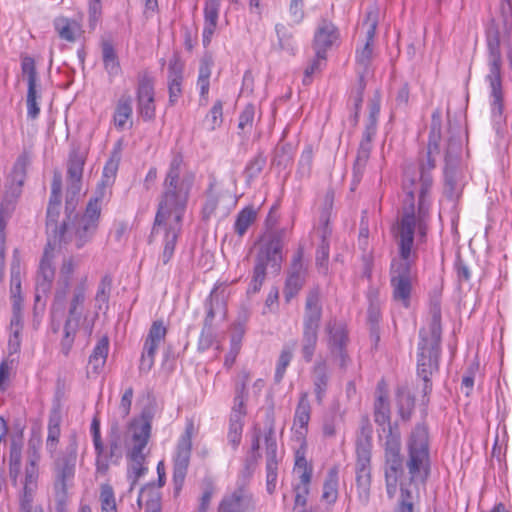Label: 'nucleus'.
<instances>
[{
    "mask_svg": "<svg viewBox=\"0 0 512 512\" xmlns=\"http://www.w3.org/2000/svg\"><path fill=\"white\" fill-rule=\"evenodd\" d=\"M408 458L404 474V460L401 454V436L389 429L384 442V479L388 499L399 496L394 512H418L420 490L418 482L425 483L430 473L429 433L425 424H417L407 440Z\"/></svg>",
    "mask_w": 512,
    "mask_h": 512,
    "instance_id": "obj_1",
    "label": "nucleus"
},
{
    "mask_svg": "<svg viewBox=\"0 0 512 512\" xmlns=\"http://www.w3.org/2000/svg\"><path fill=\"white\" fill-rule=\"evenodd\" d=\"M183 157L175 153L171 159L168 172L163 183L152 234L162 237L163 250L159 260L167 265L172 259L176 243L182 231L183 217L187 209L190 191L194 184L195 175L185 173L182 177L181 167Z\"/></svg>",
    "mask_w": 512,
    "mask_h": 512,
    "instance_id": "obj_2",
    "label": "nucleus"
},
{
    "mask_svg": "<svg viewBox=\"0 0 512 512\" xmlns=\"http://www.w3.org/2000/svg\"><path fill=\"white\" fill-rule=\"evenodd\" d=\"M401 220L397 225L396 239L399 254L391 262L390 284L392 287V296L396 302L401 303L405 308L410 306L412 291L413 272L412 267L415 263L417 254L412 250L414 244L415 231L419 233L418 213L415 205H405Z\"/></svg>",
    "mask_w": 512,
    "mask_h": 512,
    "instance_id": "obj_3",
    "label": "nucleus"
},
{
    "mask_svg": "<svg viewBox=\"0 0 512 512\" xmlns=\"http://www.w3.org/2000/svg\"><path fill=\"white\" fill-rule=\"evenodd\" d=\"M442 116L439 109L432 113L431 125L426 153V160H422L419 171L408 167L404 173L403 186L406 190L409 205H414L415 194L418 195L417 211L419 233L424 236L427 231V220L431 206L430 191L433 185L431 171L435 168V155L439 154L441 141Z\"/></svg>",
    "mask_w": 512,
    "mask_h": 512,
    "instance_id": "obj_4",
    "label": "nucleus"
},
{
    "mask_svg": "<svg viewBox=\"0 0 512 512\" xmlns=\"http://www.w3.org/2000/svg\"><path fill=\"white\" fill-rule=\"evenodd\" d=\"M429 320L419 330L416 361L417 376L423 380V396H428L432 391L431 377L439 370L441 355V305L435 298L430 303Z\"/></svg>",
    "mask_w": 512,
    "mask_h": 512,
    "instance_id": "obj_5",
    "label": "nucleus"
},
{
    "mask_svg": "<svg viewBox=\"0 0 512 512\" xmlns=\"http://www.w3.org/2000/svg\"><path fill=\"white\" fill-rule=\"evenodd\" d=\"M79 265L80 260L73 256L65 257L62 260L56 281L54 299L51 304V314L53 317L64 313L67 298L74 299L75 295L87 294L89 288L87 274L75 276Z\"/></svg>",
    "mask_w": 512,
    "mask_h": 512,
    "instance_id": "obj_6",
    "label": "nucleus"
},
{
    "mask_svg": "<svg viewBox=\"0 0 512 512\" xmlns=\"http://www.w3.org/2000/svg\"><path fill=\"white\" fill-rule=\"evenodd\" d=\"M55 499L59 505H64L68 498L69 489L74 487L76 465L78 459V437L71 432L67 437L65 448L52 456Z\"/></svg>",
    "mask_w": 512,
    "mask_h": 512,
    "instance_id": "obj_7",
    "label": "nucleus"
},
{
    "mask_svg": "<svg viewBox=\"0 0 512 512\" xmlns=\"http://www.w3.org/2000/svg\"><path fill=\"white\" fill-rule=\"evenodd\" d=\"M321 318V291L319 287H314L307 293L303 314L301 353L307 363L312 361L316 351Z\"/></svg>",
    "mask_w": 512,
    "mask_h": 512,
    "instance_id": "obj_8",
    "label": "nucleus"
},
{
    "mask_svg": "<svg viewBox=\"0 0 512 512\" xmlns=\"http://www.w3.org/2000/svg\"><path fill=\"white\" fill-rule=\"evenodd\" d=\"M151 421L152 415L149 412L144 411L139 419H134L129 425L131 448L129 450L128 457L132 462L131 471L133 473V480L130 489H133L138 479L148 470L144 465L146 458L144 449L146 448L151 436Z\"/></svg>",
    "mask_w": 512,
    "mask_h": 512,
    "instance_id": "obj_9",
    "label": "nucleus"
},
{
    "mask_svg": "<svg viewBox=\"0 0 512 512\" xmlns=\"http://www.w3.org/2000/svg\"><path fill=\"white\" fill-rule=\"evenodd\" d=\"M102 201L103 193L89 200L84 214L76 217L71 227L67 225L65 242H73L77 249H81L92 241L98 229Z\"/></svg>",
    "mask_w": 512,
    "mask_h": 512,
    "instance_id": "obj_10",
    "label": "nucleus"
},
{
    "mask_svg": "<svg viewBox=\"0 0 512 512\" xmlns=\"http://www.w3.org/2000/svg\"><path fill=\"white\" fill-rule=\"evenodd\" d=\"M487 49H488V67L489 73L486 76L491 88L492 110L498 114L502 112V81H501V65L502 55L500 50V34L496 27L490 26L486 33Z\"/></svg>",
    "mask_w": 512,
    "mask_h": 512,
    "instance_id": "obj_11",
    "label": "nucleus"
},
{
    "mask_svg": "<svg viewBox=\"0 0 512 512\" xmlns=\"http://www.w3.org/2000/svg\"><path fill=\"white\" fill-rule=\"evenodd\" d=\"M194 432L195 426L193 420H187L185 431L178 439L175 455L173 457V484L175 495H178L181 491L187 475Z\"/></svg>",
    "mask_w": 512,
    "mask_h": 512,
    "instance_id": "obj_12",
    "label": "nucleus"
},
{
    "mask_svg": "<svg viewBox=\"0 0 512 512\" xmlns=\"http://www.w3.org/2000/svg\"><path fill=\"white\" fill-rule=\"evenodd\" d=\"M86 161V155L79 148H73L69 154L67 163L66 177V202L65 211L72 214L78 203V196L82 188L83 169Z\"/></svg>",
    "mask_w": 512,
    "mask_h": 512,
    "instance_id": "obj_13",
    "label": "nucleus"
},
{
    "mask_svg": "<svg viewBox=\"0 0 512 512\" xmlns=\"http://www.w3.org/2000/svg\"><path fill=\"white\" fill-rule=\"evenodd\" d=\"M286 235L285 229H270L264 237L257 256L255 266L267 271L268 267L275 272L280 271L282 258V247Z\"/></svg>",
    "mask_w": 512,
    "mask_h": 512,
    "instance_id": "obj_14",
    "label": "nucleus"
},
{
    "mask_svg": "<svg viewBox=\"0 0 512 512\" xmlns=\"http://www.w3.org/2000/svg\"><path fill=\"white\" fill-rule=\"evenodd\" d=\"M371 441L369 437L356 442V485L358 496L363 504H367L371 487Z\"/></svg>",
    "mask_w": 512,
    "mask_h": 512,
    "instance_id": "obj_15",
    "label": "nucleus"
},
{
    "mask_svg": "<svg viewBox=\"0 0 512 512\" xmlns=\"http://www.w3.org/2000/svg\"><path fill=\"white\" fill-rule=\"evenodd\" d=\"M62 177L55 173L51 184V195L47 207L46 230L48 235H53V245L66 241L67 223L58 225L61 209Z\"/></svg>",
    "mask_w": 512,
    "mask_h": 512,
    "instance_id": "obj_16",
    "label": "nucleus"
},
{
    "mask_svg": "<svg viewBox=\"0 0 512 512\" xmlns=\"http://www.w3.org/2000/svg\"><path fill=\"white\" fill-rule=\"evenodd\" d=\"M87 294L75 295L74 299H68L66 303L67 318L64 324V336L61 341L62 351L68 354L74 342L80 320L83 316Z\"/></svg>",
    "mask_w": 512,
    "mask_h": 512,
    "instance_id": "obj_17",
    "label": "nucleus"
},
{
    "mask_svg": "<svg viewBox=\"0 0 512 512\" xmlns=\"http://www.w3.org/2000/svg\"><path fill=\"white\" fill-rule=\"evenodd\" d=\"M328 334L327 344L332 358L338 362L340 368L345 369L350 361L346 351L348 333L343 323L330 320L326 325Z\"/></svg>",
    "mask_w": 512,
    "mask_h": 512,
    "instance_id": "obj_18",
    "label": "nucleus"
},
{
    "mask_svg": "<svg viewBox=\"0 0 512 512\" xmlns=\"http://www.w3.org/2000/svg\"><path fill=\"white\" fill-rule=\"evenodd\" d=\"M167 335V327L163 320H155L151 324L149 332L145 338L143 351L140 359L139 370L140 372H149L155 361L156 352L164 342Z\"/></svg>",
    "mask_w": 512,
    "mask_h": 512,
    "instance_id": "obj_19",
    "label": "nucleus"
},
{
    "mask_svg": "<svg viewBox=\"0 0 512 512\" xmlns=\"http://www.w3.org/2000/svg\"><path fill=\"white\" fill-rule=\"evenodd\" d=\"M40 456L36 449L29 455V463L25 469L23 493L20 498V512H43L39 507L33 506V498L37 489L38 467Z\"/></svg>",
    "mask_w": 512,
    "mask_h": 512,
    "instance_id": "obj_20",
    "label": "nucleus"
},
{
    "mask_svg": "<svg viewBox=\"0 0 512 512\" xmlns=\"http://www.w3.org/2000/svg\"><path fill=\"white\" fill-rule=\"evenodd\" d=\"M137 112L144 121L155 119V92L152 77L144 72L138 76V86L136 91Z\"/></svg>",
    "mask_w": 512,
    "mask_h": 512,
    "instance_id": "obj_21",
    "label": "nucleus"
},
{
    "mask_svg": "<svg viewBox=\"0 0 512 512\" xmlns=\"http://www.w3.org/2000/svg\"><path fill=\"white\" fill-rule=\"evenodd\" d=\"M22 73L27 77V116L31 119H36L40 114V106L38 100L40 94L37 90V71L35 61L31 57H25L21 63Z\"/></svg>",
    "mask_w": 512,
    "mask_h": 512,
    "instance_id": "obj_22",
    "label": "nucleus"
},
{
    "mask_svg": "<svg viewBox=\"0 0 512 512\" xmlns=\"http://www.w3.org/2000/svg\"><path fill=\"white\" fill-rule=\"evenodd\" d=\"M265 457H266V486L268 493L272 494L276 487L278 477V465L281 456L278 455L277 442L273 426L265 433Z\"/></svg>",
    "mask_w": 512,
    "mask_h": 512,
    "instance_id": "obj_23",
    "label": "nucleus"
},
{
    "mask_svg": "<svg viewBox=\"0 0 512 512\" xmlns=\"http://www.w3.org/2000/svg\"><path fill=\"white\" fill-rule=\"evenodd\" d=\"M304 251L303 248H298L293 256L288 277L285 283L284 294L289 301L293 298L303 287L306 278V267L303 262Z\"/></svg>",
    "mask_w": 512,
    "mask_h": 512,
    "instance_id": "obj_24",
    "label": "nucleus"
},
{
    "mask_svg": "<svg viewBox=\"0 0 512 512\" xmlns=\"http://www.w3.org/2000/svg\"><path fill=\"white\" fill-rule=\"evenodd\" d=\"M53 243L48 241L43 257L40 261L39 270L36 279V300L40 299V293L46 294L50 291L55 278V268L53 265Z\"/></svg>",
    "mask_w": 512,
    "mask_h": 512,
    "instance_id": "obj_25",
    "label": "nucleus"
},
{
    "mask_svg": "<svg viewBox=\"0 0 512 512\" xmlns=\"http://www.w3.org/2000/svg\"><path fill=\"white\" fill-rule=\"evenodd\" d=\"M204 308L206 311V316L203 322L205 323L206 327H213L214 320L217 316H220L223 320L226 318L227 304L225 288L222 286V284H215L214 288L204 302Z\"/></svg>",
    "mask_w": 512,
    "mask_h": 512,
    "instance_id": "obj_26",
    "label": "nucleus"
},
{
    "mask_svg": "<svg viewBox=\"0 0 512 512\" xmlns=\"http://www.w3.org/2000/svg\"><path fill=\"white\" fill-rule=\"evenodd\" d=\"M374 421L383 428V432L389 434V429H394L391 425V412L388 393L385 388L384 381H380L377 385L376 399L374 402Z\"/></svg>",
    "mask_w": 512,
    "mask_h": 512,
    "instance_id": "obj_27",
    "label": "nucleus"
},
{
    "mask_svg": "<svg viewBox=\"0 0 512 512\" xmlns=\"http://www.w3.org/2000/svg\"><path fill=\"white\" fill-rule=\"evenodd\" d=\"M339 38L337 27L330 21L322 19L315 31L313 47L319 57L327 53Z\"/></svg>",
    "mask_w": 512,
    "mask_h": 512,
    "instance_id": "obj_28",
    "label": "nucleus"
},
{
    "mask_svg": "<svg viewBox=\"0 0 512 512\" xmlns=\"http://www.w3.org/2000/svg\"><path fill=\"white\" fill-rule=\"evenodd\" d=\"M26 168V158L19 157L6 180L4 194L6 200L12 201L20 196L26 179Z\"/></svg>",
    "mask_w": 512,
    "mask_h": 512,
    "instance_id": "obj_29",
    "label": "nucleus"
},
{
    "mask_svg": "<svg viewBox=\"0 0 512 512\" xmlns=\"http://www.w3.org/2000/svg\"><path fill=\"white\" fill-rule=\"evenodd\" d=\"M253 508V499L250 493L238 488L226 494L218 506V512H246Z\"/></svg>",
    "mask_w": 512,
    "mask_h": 512,
    "instance_id": "obj_30",
    "label": "nucleus"
},
{
    "mask_svg": "<svg viewBox=\"0 0 512 512\" xmlns=\"http://www.w3.org/2000/svg\"><path fill=\"white\" fill-rule=\"evenodd\" d=\"M328 364L325 359H319L312 368V383L315 400L318 405H322L329 387Z\"/></svg>",
    "mask_w": 512,
    "mask_h": 512,
    "instance_id": "obj_31",
    "label": "nucleus"
},
{
    "mask_svg": "<svg viewBox=\"0 0 512 512\" xmlns=\"http://www.w3.org/2000/svg\"><path fill=\"white\" fill-rule=\"evenodd\" d=\"M221 0H206L204 5V26L202 32V43L208 47L216 31L219 19Z\"/></svg>",
    "mask_w": 512,
    "mask_h": 512,
    "instance_id": "obj_32",
    "label": "nucleus"
},
{
    "mask_svg": "<svg viewBox=\"0 0 512 512\" xmlns=\"http://www.w3.org/2000/svg\"><path fill=\"white\" fill-rule=\"evenodd\" d=\"M132 115H133V107H132V98L128 93H123L117 100L114 113H113V123L117 130H124L128 123L130 122V126L132 125Z\"/></svg>",
    "mask_w": 512,
    "mask_h": 512,
    "instance_id": "obj_33",
    "label": "nucleus"
},
{
    "mask_svg": "<svg viewBox=\"0 0 512 512\" xmlns=\"http://www.w3.org/2000/svg\"><path fill=\"white\" fill-rule=\"evenodd\" d=\"M310 418L311 405L309 402L308 393L303 391L300 393L293 419V427L295 428V431L298 435L305 436Z\"/></svg>",
    "mask_w": 512,
    "mask_h": 512,
    "instance_id": "obj_34",
    "label": "nucleus"
},
{
    "mask_svg": "<svg viewBox=\"0 0 512 512\" xmlns=\"http://www.w3.org/2000/svg\"><path fill=\"white\" fill-rule=\"evenodd\" d=\"M109 352V339L103 336L99 339L91 355L89 356L87 365V374L99 375L103 370Z\"/></svg>",
    "mask_w": 512,
    "mask_h": 512,
    "instance_id": "obj_35",
    "label": "nucleus"
},
{
    "mask_svg": "<svg viewBox=\"0 0 512 512\" xmlns=\"http://www.w3.org/2000/svg\"><path fill=\"white\" fill-rule=\"evenodd\" d=\"M101 53L103 67L108 74L110 82H112L115 77L121 74L122 69L117 52L110 40L103 39L101 41Z\"/></svg>",
    "mask_w": 512,
    "mask_h": 512,
    "instance_id": "obj_36",
    "label": "nucleus"
},
{
    "mask_svg": "<svg viewBox=\"0 0 512 512\" xmlns=\"http://www.w3.org/2000/svg\"><path fill=\"white\" fill-rule=\"evenodd\" d=\"M183 68L180 63L173 61L168 66L169 103L174 105L182 95Z\"/></svg>",
    "mask_w": 512,
    "mask_h": 512,
    "instance_id": "obj_37",
    "label": "nucleus"
},
{
    "mask_svg": "<svg viewBox=\"0 0 512 512\" xmlns=\"http://www.w3.org/2000/svg\"><path fill=\"white\" fill-rule=\"evenodd\" d=\"M16 253L17 251L15 250L10 268V293L13 311H21V265Z\"/></svg>",
    "mask_w": 512,
    "mask_h": 512,
    "instance_id": "obj_38",
    "label": "nucleus"
},
{
    "mask_svg": "<svg viewBox=\"0 0 512 512\" xmlns=\"http://www.w3.org/2000/svg\"><path fill=\"white\" fill-rule=\"evenodd\" d=\"M61 413L59 407L53 408L48 420V433L46 449L50 456L57 454V445L60 438Z\"/></svg>",
    "mask_w": 512,
    "mask_h": 512,
    "instance_id": "obj_39",
    "label": "nucleus"
},
{
    "mask_svg": "<svg viewBox=\"0 0 512 512\" xmlns=\"http://www.w3.org/2000/svg\"><path fill=\"white\" fill-rule=\"evenodd\" d=\"M227 191L218 189L215 181L210 182L208 189L205 192V201L202 206V219L208 221L215 213L220 199H222Z\"/></svg>",
    "mask_w": 512,
    "mask_h": 512,
    "instance_id": "obj_40",
    "label": "nucleus"
},
{
    "mask_svg": "<svg viewBox=\"0 0 512 512\" xmlns=\"http://www.w3.org/2000/svg\"><path fill=\"white\" fill-rule=\"evenodd\" d=\"M248 380L249 374L244 373L241 382L238 383L235 388L234 405L232 407L230 418H234L236 414L238 416V421H243V418L246 415L245 402L247 399L246 385Z\"/></svg>",
    "mask_w": 512,
    "mask_h": 512,
    "instance_id": "obj_41",
    "label": "nucleus"
},
{
    "mask_svg": "<svg viewBox=\"0 0 512 512\" xmlns=\"http://www.w3.org/2000/svg\"><path fill=\"white\" fill-rule=\"evenodd\" d=\"M461 183L459 180L458 166L445 165L444 167V194L454 199L460 195Z\"/></svg>",
    "mask_w": 512,
    "mask_h": 512,
    "instance_id": "obj_42",
    "label": "nucleus"
},
{
    "mask_svg": "<svg viewBox=\"0 0 512 512\" xmlns=\"http://www.w3.org/2000/svg\"><path fill=\"white\" fill-rule=\"evenodd\" d=\"M398 414L403 421H409L415 407V397L406 387L397 390Z\"/></svg>",
    "mask_w": 512,
    "mask_h": 512,
    "instance_id": "obj_43",
    "label": "nucleus"
},
{
    "mask_svg": "<svg viewBox=\"0 0 512 512\" xmlns=\"http://www.w3.org/2000/svg\"><path fill=\"white\" fill-rule=\"evenodd\" d=\"M118 170V160L109 159L103 168L102 179L96 190L94 197H100L103 193V199L109 193L108 189L112 186Z\"/></svg>",
    "mask_w": 512,
    "mask_h": 512,
    "instance_id": "obj_44",
    "label": "nucleus"
},
{
    "mask_svg": "<svg viewBox=\"0 0 512 512\" xmlns=\"http://www.w3.org/2000/svg\"><path fill=\"white\" fill-rule=\"evenodd\" d=\"M257 212L253 206H247L238 212L234 223V231L242 237L248 230V228L255 222Z\"/></svg>",
    "mask_w": 512,
    "mask_h": 512,
    "instance_id": "obj_45",
    "label": "nucleus"
},
{
    "mask_svg": "<svg viewBox=\"0 0 512 512\" xmlns=\"http://www.w3.org/2000/svg\"><path fill=\"white\" fill-rule=\"evenodd\" d=\"M213 62L210 57H205L201 60L199 66V74L197 80V86L200 90L201 98H207L210 88V76Z\"/></svg>",
    "mask_w": 512,
    "mask_h": 512,
    "instance_id": "obj_46",
    "label": "nucleus"
},
{
    "mask_svg": "<svg viewBox=\"0 0 512 512\" xmlns=\"http://www.w3.org/2000/svg\"><path fill=\"white\" fill-rule=\"evenodd\" d=\"M338 497V468L329 469L323 485L322 498L329 503H334Z\"/></svg>",
    "mask_w": 512,
    "mask_h": 512,
    "instance_id": "obj_47",
    "label": "nucleus"
},
{
    "mask_svg": "<svg viewBox=\"0 0 512 512\" xmlns=\"http://www.w3.org/2000/svg\"><path fill=\"white\" fill-rule=\"evenodd\" d=\"M374 44L364 42L361 48L356 50V63L358 65L360 77L363 78L368 73L372 58Z\"/></svg>",
    "mask_w": 512,
    "mask_h": 512,
    "instance_id": "obj_48",
    "label": "nucleus"
},
{
    "mask_svg": "<svg viewBox=\"0 0 512 512\" xmlns=\"http://www.w3.org/2000/svg\"><path fill=\"white\" fill-rule=\"evenodd\" d=\"M267 159L262 152L257 153L251 160L248 161L244 176L247 184H251L263 171L266 166Z\"/></svg>",
    "mask_w": 512,
    "mask_h": 512,
    "instance_id": "obj_49",
    "label": "nucleus"
},
{
    "mask_svg": "<svg viewBox=\"0 0 512 512\" xmlns=\"http://www.w3.org/2000/svg\"><path fill=\"white\" fill-rule=\"evenodd\" d=\"M21 454H22L21 442L13 440L10 444L9 475L14 483L16 482V479L20 473Z\"/></svg>",
    "mask_w": 512,
    "mask_h": 512,
    "instance_id": "obj_50",
    "label": "nucleus"
},
{
    "mask_svg": "<svg viewBox=\"0 0 512 512\" xmlns=\"http://www.w3.org/2000/svg\"><path fill=\"white\" fill-rule=\"evenodd\" d=\"M294 471L299 475V480L301 481V483L310 484L312 479L313 468L307 462L304 454L300 453V451H297L295 455Z\"/></svg>",
    "mask_w": 512,
    "mask_h": 512,
    "instance_id": "obj_51",
    "label": "nucleus"
},
{
    "mask_svg": "<svg viewBox=\"0 0 512 512\" xmlns=\"http://www.w3.org/2000/svg\"><path fill=\"white\" fill-rule=\"evenodd\" d=\"M462 152V141L460 137L451 136L445 153V165L458 166Z\"/></svg>",
    "mask_w": 512,
    "mask_h": 512,
    "instance_id": "obj_52",
    "label": "nucleus"
},
{
    "mask_svg": "<svg viewBox=\"0 0 512 512\" xmlns=\"http://www.w3.org/2000/svg\"><path fill=\"white\" fill-rule=\"evenodd\" d=\"M293 357V346H284L276 365L274 380L276 383H280L284 377L286 368L289 366Z\"/></svg>",
    "mask_w": 512,
    "mask_h": 512,
    "instance_id": "obj_53",
    "label": "nucleus"
},
{
    "mask_svg": "<svg viewBox=\"0 0 512 512\" xmlns=\"http://www.w3.org/2000/svg\"><path fill=\"white\" fill-rule=\"evenodd\" d=\"M100 503L102 512H117L113 488L110 484L100 486Z\"/></svg>",
    "mask_w": 512,
    "mask_h": 512,
    "instance_id": "obj_54",
    "label": "nucleus"
},
{
    "mask_svg": "<svg viewBox=\"0 0 512 512\" xmlns=\"http://www.w3.org/2000/svg\"><path fill=\"white\" fill-rule=\"evenodd\" d=\"M237 417L235 414L234 418H230L227 434L228 443L232 446L233 450H236L240 445L243 432V421H238Z\"/></svg>",
    "mask_w": 512,
    "mask_h": 512,
    "instance_id": "obj_55",
    "label": "nucleus"
},
{
    "mask_svg": "<svg viewBox=\"0 0 512 512\" xmlns=\"http://www.w3.org/2000/svg\"><path fill=\"white\" fill-rule=\"evenodd\" d=\"M112 289V278L109 275H105L99 282L97 292L95 295V301L98 304V308L101 309V304H107L109 301L110 293Z\"/></svg>",
    "mask_w": 512,
    "mask_h": 512,
    "instance_id": "obj_56",
    "label": "nucleus"
},
{
    "mask_svg": "<svg viewBox=\"0 0 512 512\" xmlns=\"http://www.w3.org/2000/svg\"><path fill=\"white\" fill-rule=\"evenodd\" d=\"M223 121V104L221 101H216L211 107L209 113L206 116L205 122L208 129L213 131L220 127Z\"/></svg>",
    "mask_w": 512,
    "mask_h": 512,
    "instance_id": "obj_57",
    "label": "nucleus"
},
{
    "mask_svg": "<svg viewBox=\"0 0 512 512\" xmlns=\"http://www.w3.org/2000/svg\"><path fill=\"white\" fill-rule=\"evenodd\" d=\"M255 118V106L248 104L239 115L238 129L243 133H250Z\"/></svg>",
    "mask_w": 512,
    "mask_h": 512,
    "instance_id": "obj_58",
    "label": "nucleus"
},
{
    "mask_svg": "<svg viewBox=\"0 0 512 512\" xmlns=\"http://www.w3.org/2000/svg\"><path fill=\"white\" fill-rule=\"evenodd\" d=\"M377 23V13L375 11H369L361 26V28L365 30L364 42L374 44Z\"/></svg>",
    "mask_w": 512,
    "mask_h": 512,
    "instance_id": "obj_59",
    "label": "nucleus"
},
{
    "mask_svg": "<svg viewBox=\"0 0 512 512\" xmlns=\"http://www.w3.org/2000/svg\"><path fill=\"white\" fill-rule=\"evenodd\" d=\"M372 147H368L366 144H360L355 164H354V176L358 179L363 173V170L369 160L370 152Z\"/></svg>",
    "mask_w": 512,
    "mask_h": 512,
    "instance_id": "obj_60",
    "label": "nucleus"
},
{
    "mask_svg": "<svg viewBox=\"0 0 512 512\" xmlns=\"http://www.w3.org/2000/svg\"><path fill=\"white\" fill-rule=\"evenodd\" d=\"M328 259H329V243L326 240V237L324 234L323 238H322V242L316 252V265L323 273L327 272Z\"/></svg>",
    "mask_w": 512,
    "mask_h": 512,
    "instance_id": "obj_61",
    "label": "nucleus"
},
{
    "mask_svg": "<svg viewBox=\"0 0 512 512\" xmlns=\"http://www.w3.org/2000/svg\"><path fill=\"white\" fill-rule=\"evenodd\" d=\"M266 279V270L254 265L251 282L247 288V294L253 295L260 291Z\"/></svg>",
    "mask_w": 512,
    "mask_h": 512,
    "instance_id": "obj_62",
    "label": "nucleus"
},
{
    "mask_svg": "<svg viewBox=\"0 0 512 512\" xmlns=\"http://www.w3.org/2000/svg\"><path fill=\"white\" fill-rule=\"evenodd\" d=\"M122 456L121 436L117 427L111 429L109 438V458H120Z\"/></svg>",
    "mask_w": 512,
    "mask_h": 512,
    "instance_id": "obj_63",
    "label": "nucleus"
},
{
    "mask_svg": "<svg viewBox=\"0 0 512 512\" xmlns=\"http://www.w3.org/2000/svg\"><path fill=\"white\" fill-rule=\"evenodd\" d=\"M55 29L57 30L60 38L72 42L75 40L74 32L71 28L70 22L67 18H58L54 22Z\"/></svg>",
    "mask_w": 512,
    "mask_h": 512,
    "instance_id": "obj_64",
    "label": "nucleus"
}]
</instances>
